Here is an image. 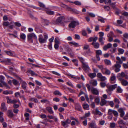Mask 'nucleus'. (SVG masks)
Here are the masks:
<instances>
[{
  "label": "nucleus",
  "instance_id": "nucleus-3",
  "mask_svg": "<svg viewBox=\"0 0 128 128\" xmlns=\"http://www.w3.org/2000/svg\"><path fill=\"white\" fill-rule=\"evenodd\" d=\"M65 18L63 16H61L58 18L56 20L55 23L56 24H63V21L65 20Z\"/></svg>",
  "mask_w": 128,
  "mask_h": 128
},
{
  "label": "nucleus",
  "instance_id": "nucleus-42",
  "mask_svg": "<svg viewBox=\"0 0 128 128\" xmlns=\"http://www.w3.org/2000/svg\"><path fill=\"white\" fill-rule=\"evenodd\" d=\"M78 58L82 62V65L84 63L85 64V63H86L84 62V59L83 58L80 57H79Z\"/></svg>",
  "mask_w": 128,
  "mask_h": 128
},
{
  "label": "nucleus",
  "instance_id": "nucleus-35",
  "mask_svg": "<svg viewBox=\"0 0 128 128\" xmlns=\"http://www.w3.org/2000/svg\"><path fill=\"white\" fill-rule=\"evenodd\" d=\"M3 94H13V92L11 91L6 90L4 91Z\"/></svg>",
  "mask_w": 128,
  "mask_h": 128
},
{
  "label": "nucleus",
  "instance_id": "nucleus-56",
  "mask_svg": "<svg viewBox=\"0 0 128 128\" xmlns=\"http://www.w3.org/2000/svg\"><path fill=\"white\" fill-rule=\"evenodd\" d=\"M74 3L76 5L80 6L81 4V3L78 1H76L74 2Z\"/></svg>",
  "mask_w": 128,
  "mask_h": 128
},
{
  "label": "nucleus",
  "instance_id": "nucleus-23",
  "mask_svg": "<svg viewBox=\"0 0 128 128\" xmlns=\"http://www.w3.org/2000/svg\"><path fill=\"white\" fill-rule=\"evenodd\" d=\"M116 88V92L120 93L122 92L123 90L120 86H118Z\"/></svg>",
  "mask_w": 128,
  "mask_h": 128
},
{
  "label": "nucleus",
  "instance_id": "nucleus-41",
  "mask_svg": "<svg viewBox=\"0 0 128 128\" xmlns=\"http://www.w3.org/2000/svg\"><path fill=\"white\" fill-rule=\"evenodd\" d=\"M46 13L47 14L50 15H53L54 12L53 11L48 10L46 11Z\"/></svg>",
  "mask_w": 128,
  "mask_h": 128
},
{
  "label": "nucleus",
  "instance_id": "nucleus-36",
  "mask_svg": "<svg viewBox=\"0 0 128 128\" xmlns=\"http://www.w3.org/2000/svg\"><path fill=\"white\" fill-rule=\"evenodd\" d=\"M104 10L107 11H109L110 10V7L107 6H104Z\"/></svg>",
  "mask_w": 128,
  "mask_h": 128
},
{
  "label": "nucleus",
  "instance_id": "nucleus-48",
  "mask_svg": "<svg viewBox=\"0 0 128 128\" xmlns=\"http://www.w3.org/2000/svg\"><path fill=\"white\" fill-rule=\"evenodd\" d=\"M126 122H124L123 120H120L118 122V124L119 125H120V124H123L124 125L126 124Z\"/></svg>",
  "mask_w": 128,
  "mask_h": 128
},
{
  "label": "nucleus",
  "instance_id": "nucleus-10",
  "mask_svg": "<svg viewBox=\"0 0 128 128\" xmlns=\"http://www.w3.org/2000/svg\"><path fill=\"white\" fill-rule=\"evenodd\" d=\"M42 36L40 34L38 36V40L41 44L44 43L46 42V39L42 38Z\"/></svg>",
  "mask_w": 128,
  "mask_h": 128
},
{
  "label": "nucleus",
  "instance_id": "nucleus-55",
  "mask_svg": "<svg viewBox=\"0 0 128 128\" xmlns=\"http://www.w3.org/2000/svg\"><path fill=\"white\" fill-rule=\"evenodd\" d=\"M54 94L55 95H58L60 96L61 95V94L58 90H56L54 91Z\"/></svg>",
  "mask_w": 128,
  "mask_h": 128
},
{
  "label": "nucleus",
  "instance_id": "nucleus-43",
  "mask_svg": "<svg viewBox=\"0 0 128 128\" xmlns=\"http://www.w3.org/2000/svg\"><path fill=\"white\" fill-rule=\"evenodd\" d=\"M6 98L7 100V102L8 103V104L11 103L12 100L10 99L8 96H6Z\"/></svg>",
  "mask_w": 128,
  "mask_h": 128
},
{
  "label": "nucleus",
  "instance_id": "nucleus-1",
  "mask_svg": "<svg viewBox=\"0 0 128 128\" xmlns=\"http://www.w3.org/2000/svg\"><path fill=\"white\" fill-rule=\"evenodd\" d=\"M27 38L28 40L32 43L33 42L32 38L37 40V36L34 33L28 34L27 35Z\"/></svg>",
  "mask_w": 128,
  "mask_h": 128
},
{
  "label": "nucleus",
  "instance_id": "nucleus-27",
  "mask_svg": "<svg viewBox=\"0 0 128 128\" xmlns=\"http://www.w3.org/2000/svg\"><path fill=\"white\" fill-rule=\"evenodd\" d=\"M96 75V74L94 72L90 73L88 74V76L91 78H93L95 77Z\"/></svg>",
  "mask_w": 128,
  "mask_h": 128
},
{
  "label": "nucleus",
  "instance_id": "nucleus-31",
  "mask_svg": "<svg viewBox=\"0 0 128 128\" xmlns=\"http://www.w3.org/2000/svg\"><path fill=\"white\" fill-rule=\"evenodd\" d=\"M98 67L101 70L102 72H104V70L106 68H104L103 65H98Z\"/></svg>",
  "mask_w": 128,
  "mask_h": 128
},
{
  "label": "nucleus",
  "instance_id": "nucleus-14",
  "mask_svg": "<svg viewBox=\"0 0 128 128\" xmlns=\"http://www.w3.org/2000/svg\"><path fill=\"white\" fill-rule=\"evenodd\" d=\"M90 82L94 86H96L98 84L97 81L95 80H93L90 81Z\"/></svg>",
  "mask_w": 128,
  "mask_h": 128
},
{
  "label": "nucleus",
  "instance_id": "nucleus-13",
  "mask_svg": "<svg viewBox=\"0 0 128 128\" xmlns=\"http://www.w3.org/2000/svg\"><path fill=\"white\" fill-rule=\"evenodd\" d=\"M75 108L76 110L79 111H81L82 108L80 105L78 103H76L75 104Z\"/></svg>",
  "mask_w": 128,
  "mask_h": 128
},
{
  "label": "nucleus",
  "instance_id": "nucleus-7",
  "mask_svg": "<svg viewBox=\"0 0 128 128\" xmlns=\"http://www.w3.org/2000/svg\"><path fill=\"white\" fill-rule=\"evenodd\" d=\"M78 24V23L76 21H72L69 24L68 26L70 28H74Z\"/></svg>",
  "mask_w": 128,
  "mask_h": 128
},
{
  "label": "nucleus",
  "instance_id": "nucleus-40",
  "mask_svg": "<svg viewBox=\"0 0 128 128\" xmlns=\"http://www.w3.org/2000/svg\"><path fill=\"white\" fill-rule=\"evenodd\" d=\"M89 126L91 128H92L96 126V124L94 122H92L90 123Z\"/></svg>",
  "mask_w": 128,
  "mask_h": 128
},
{
  "label": "nucleus",
  "instance_id": "nucleus-52",
  "mask_svg": "<svg viewBox=\"0 0 128 128\" xmlns=\"http://www.w3.org/2000/svg\"><path fill=\"white\" fill-rule=\"evenodd\" d=\"M4 79V78L3 76H0V81L2 83H3V82H4L3 81Z\"/></svg>",
  "mask_w": 128,
  "mask_h": 128
},
{
  "label": "nucleus",
  "instance_id": "nucleus-34",
  "mask_svg": "<svg viewBox=\"0 0 128 128\" xmlns=\"http://www.w3.org/2000/svg\"><path fill=\"white\" fill-rule=\"evenodd\" d=\"M11 60L9 58H8L5 61V62H6V64H12L11 62Z\"/></svg>",
  "mask_w": 128,
  "mask_h": 128
},
{
  "label": "nucleus",
  "instance_id": "nucleus-54",
  "mask_svg": "<svg viewBox=\"0 0 128 128\" xmlns=\"http://www.w3.org/2000/svg\"><path fill=\"white\" fill-rule=\"evenodd\" d=\"M110 127L111 128H114L116 124L114 122L110 123Z\"/></svg>",
  "mask_w": 128,
  "mask_h": 128
},
{
  "label": "nucleus",
  "instance_id": "nucleus-22",
  "mask_svg": "<svg viewBox=\"0 0 128 128\" xmlns=\"http://www.w3.org/2000/svg\"><path fill=\"white\" fill-rule=\"evenodd\" d=\"M106 103V101L104 99L102 98L100 104L101 106H103Z\"/></svg>",
  "mask_w": 128,
  "mask_h": 128
},
{
  "label": "nucleus",
  "instance_id": "nucleus-32",
  "mask_svg": "<svg viewBox=\"0 0 128 128\" xmlns=\"http://www.w3.org/2000/svg\"><path fill=\"white\" fill-rule=\"evenodd\" d=\"M82 106L83 108L85 110H88L89 109V106L88 104H84Z\"/></svg>",
  "mask_w": 128,
  "mask_h": 128
},
{
  "label": "nucleus",
  "instance_id": "nucleus-58",
  "mask_svg": "<svg viewBox=\"0 0 128 128\" xmlns=\"http://www.w3.org/2000/svg\"><path fill=\"white\" fill-rule=\"evenodd\" d=\"M39 6L45 8V5L42 3L40 2H39Z\"/></svg>",
  "mask_w": 128,
  "mask_h": 128
},
{
  "label": "nucleus",
  "instance_id": "nucleus-30",
  "mask_svg": "<svg viewBox=\"0 0 128 128\" xmlns=\"http://www.w3.org/2000/svg\"><path fill=\"white\" fill-rule=\"evenodd\" d=\"M95 114H98L100 116L102 115V114L99 111L98 108H96L95 109Z\"/></svg>",
  "mask_w": 128,
  "mask_h": 128
},
{
  "label": "nucleus",
  "instance_id": "nucleus-39",
  "mask_svg": "<svg viewBox=\"0 0 128 128\" xmlns=\"http://www.w3.org/2000/svg\"><path fill=\"white\" fill-rule=\"evenodd\" d=\"M110 50L112 53L113 54L116 51V48H112L110 49Z\"/></svg>",
  "mask_w": 128,
  "mask_h": 128
},
{
  "label": "nucleus",
  "instance_id": "nucleus-24",
  "mask_svg": "<svg viewBox=\"0 0 128 128\" xmlns=\"http://www.w3.org/2000/svg\"><path fill=\"white\" fill-rule=\"evenodd\" d=\"M8 116L10 118L14 116V114L13 113L12 110H8Z\"/></svg>",
  "mask_w": 128,
  "mask_h": 128
},
{
  "label": "nucleus",
  "instance_id": "nucleus-49",
  "mask_svg": "<svg viewBox=\"0 0 128 128\" xmlns=\"http://www.w3.org/2000/svg\"><path fill=\"white\" fill-rule=\"evenodd\" d=\"M103 37H100L99 38V41L102 45H103L104 44V42L103 41Z\"/></svg>",
  "mask_w": 128,
  "mask_h": 128
},
{
  "label": "nucleus",
  "instance_id": "nucleus-2",
  "mask_svg": "<svg viewBox=\"0 0 128 128\" xmlns=\"http://www.w3.org/2000/svg\"><path fill=\"white\" fill-rule=\"evenodd\" d=\"M117 84H115L108 86V88L106 90V92L108 94L110 95L111 94V92L117 87Z\"/></svg>",
  "mask_w": 128,
  "mask_h": 128
},
{
  "label": "nucleus",
  "instance_id": "nucleus-37",
  "mask_svg": "<svg viewBox=\"0 0 128 128\" xmlns=\"http://www.w3.org/2000/svg\"><path fill=\"white\" fill-rule=\"evenodd\" d=\"M118 50L119 52V53H118V55L120 54H123L124 52V50L122 49L119 48L118 49Z\"/></svg>",
  "mask_w": 128,
  "mask_h": 128
},
{
  "label": "nucleus",
  "instance_id": "nucleus-63",
  "mask_svg": "<svg viewBox=\"0 0 128 128\" xmlns=\"http://www.w3.org/2000/svg\"><path fill=\"white\" fill-rule=\"evenodd\" d=\"M100 85L101 86L102 88L104 87L106 85V83L104 82H101L100 83Z\"/></svg>",
  "mask_w": 128,
  "mask_h": 128
},
{
  "label": "nucleus",
  "instance_id": "nucleus-20",
  "mask_svg": "<svg viewBox=\"0 0 128 128\" xmlns=\"http://www.w3.org/2000/svg\"><path fill=\"white\" fill-rule=\"evenodd\" d=\"M68 10L70 11H72L75 13L78 14L79 13V12L78 11L74 9H72L69 7H68Z\"/></svg>",
  "mask_w": 128,
  "mask_h": 128
},
{
  "label": "nucleus",
  "instance_id": "nucleus-16",
  "mask_svg": "<svg viewBox=\"0 0 128 128\" xmlns=\"http://www.w3.org/2000/svg\"><path fill=\"white\" fill-rule=\"evenodd\" d=\"M102 73L103 74L109 75L110 74L111 72L110 70L106 68Z\"/></svg>",
  "mask_w": 128,
  "mask_h": 128
},
{
  "label": "nucleus",
  "instance_id": "nucleus-9",
  "mask_svg": "<svg viewBox=\"0 0 128 128\" xmlns=\"http://www.w3.org/2000/svg\"><path fill=\"white\" fill-rule=\"evenodd\" d=\"M91 92L94 94L98 95L99 94V91L96 88L92 87L91 88Z\"/></svg>",
  "mask_w": 128,
  "mask_h": 128
},
{
  "label": "nucleus",
  "instance_id": "nucleus-50",
  "mask_svg": "<svg viewBox=\"0 0 128 128\" xmlns=\"http://www.w3.org/2000/svg\"><path fill=\"white\" fill-rule=\"evenodd\" d=\"M111 2V0H104L105 3L106 4H110Z\"/></svg>",
  "mask_w": 128,
  "mask_h": 128
},
{
  "label": "nucleus",
  "instance_id": "nucleus-44",
  "mask_svg": "<svg viewBox=\"0 0 128 128\" xmlns=\"http://www.w3.org/2000/svg\"><path fill=\"white\" fill-rule=\"evenodd\" d=\"M96 54L101 55H102V52L100 50H96Z\"/></svg>",
  "mask_w": 128,
  "mask_h": 128
},
{
  "label": "nucleus",
  "instance_id": "nucleus-8",
  "mask_svg": "<svg viewBox=\"0 0 128 128\" xmlns=\"http://www.w3.org/2000/svg\"><path fill=\"white\" fill-rule=\"evenodd\" d=\"M71 122L70 120L69 119H67L65 122L62 121L61 123L62 126L66 128L68 126V124H70Z\"/></svg>",
  "mask_w": 128,
  "mask_h": 128
},
{
  "label": "nucleus",
  "instance_id": "nucleus-6",
  "mask_svg": "<svg viewBox=\"0 0 128 128\" xmlns=\"http://www.w3.org/2000/svg\"><path fill=\"white\" fill-rule=\"evenodd\" d=\"M82 68L86 72H88L90 70V68L86 63H84L82 65Z\"/></svg>",
  "mask_w": 128,
  "mask_h": 128
},
{
  "label": "nucleus",
  "instance_id": "nucleus-15",
  "mask_svg": "<svg viewBox=\"0 0 128 128\" xmlns=\"http://www.w3.org/2000/svg\"><path fill=\"white\" fill-rule=\"evenodd\" d=\"M119 112L120 113V115L121 117H122L124 115V112L122 108H119L118 110Z\"/></svg>",
  "mask_w": 128,
  "mask_h": 128
},
{
  "label": "nucleus",
  "instance_id": "nucleus-28",
  "mask_svg": "<svg viewBox=\"0 0 128 128\" xmlns=\"http://www.w3.org/2000/svg\"><path fill=\"white\" fill-rule=\"evenodd\" d=\"M104 62L105 64L107 65H111V63L110 60L107 59H105L104 60Z\"/></svg>",
  "mask_w": 128,
  "mask_h": 128
},
{
  "label": "nucleus",
  "instance_id": "nucleus-60",
  "mask_svg": "<svg viewBox=\"0 0 128 128\" xmlns=\"http://www.w3.org/2000/svg\"><path fill=\"white\" fill-rule=\"evenodd\" d=\"M75 38L77 40L80 39V38L79 35L77 34H75L74 35Z\"/></svg>",
  "mask_w": 128,
  "mask_h": 128
},
{
  "label": "nucleus",
  "instance_id": "nucleus-4",
  "mask_svg": "<svg viewBox=\"0 0 128 128\" xmlns=\"http://www.w3.org/2000/svg\"><path fill=\"white\" fill-rule=\"evenodd\" d=\"M121 66L120 64L116 63L114 64L112 67L113 69L114 70L115 72H118L120 70V68Z\"/></svg>",
  "mask_w": 128,
  "mask_h": 128
},
{
  "label": "nucleus",
  "instance_id": "nucleus-59",
  "mask_svg": "<svg viewBox=\"0 0 128 128\" xmlns=\"http://www.w3.org/2000/svg\"><path fill=\"white\" fill-rule=\"evenodd\" d=\"M68 54L71 57L73 58L74 57V54L73 52H69Z\"/></svg>",
  "mask_w": 128,
  "mask_h": 128
},
{
  "label": "nucleus",
  "instance_id": "nucleus-17",
  "mask_svg": "<svg viewBox=\"0 0 128 128\" xmlns=\"http://www.w3.org/2000/svg\"><path fill=\"white\" fill-rule=\"evenodd\" d=\"M42 23L44 25L48 26L49 24V21L48 20L43 18H42Z\"/></svg>",
  "mask_w": 128,
  "mask_h": 128
},
{
  "label": "nucleus",
  "instance_id": "nucleus-61",
  "mask_svg": "<svg viewBox=\"0 0 128 128\" xmlns=\"http://www.w3.org/2000/svg\"><path fill=\"white\" fill-rule=\"evenodd\" d=\"M13 84L15 85H16L18 84V82L15 79H14L12 80Z\"/></svg>",
  "mask_w": 128,
  "mask_h": 128
},
{
  "label": "nucleus",
  "instance_id": "nucleus-38",
  "mask_svg": "<svg viewBox=\"0 0 128 128\" xmlns=\"http://www.w3.org/2000/svg\"><path fill=\"white\" fill-rule=\"evenodd\" d=\"M28 72L31 74L32 76H36L37 75V74H36L32 70H28Z\"/></svg>",
  "mask_w": 128,
  "mask_h": 128
},
{
  "label": "nucleus",
  "instance_id": "nucleus-12",
  "mask_svg": "<svg viewBox=\"0 0 128 128\" xmlns=\"http://www.w3.org/2000/svg\"><path fill=\"white\" fill-rule=\"evenodd\" d=\"M4 52H6L8 55L10 56H16V54L14 52H12L10 51L6 50L4 51Z\"/></svg>",
  "mask_w": 128,
  "mask_h": 128
},
{
  "label": "nucleus",
  "instance_id": "nucleus-51",
  "mask_svg": "<svg viewBox=\"0 0 128 128\" xmlns=\"http://www.w3.org/2000/svg\"><path fill=\"white\" fill-rule=\"evenodd\" d=\"M69 43L70 44H72L74 46H77L78 45L77 43L75 42H70Z\"/></svg>",
  "mask_w": 128,
  "mask_h": 128
},
{
  "label": "nucleus",
  "instance_id": "nucleus-25",
  "mask_svg": "<svg viewBox=\"0 0 128 128\" xmlns=\"http://www.w3.org/2000/svg\"><path fill=\"white\" fill-rule=\"evenodd\" d=\"M116 59L118 61L116 62V63L120 64H121L122 63V60L118 56H117L116 58Z\"/></svg>",
  "mask_w": 128,
  "mask_h": 128
},
{
  "label": "nucleus",
  "instance_id": "nucleus-53",
  "mask_svg": "<svg viewBox=\"0 0 128 128\" xmlns=\"http://www.w3.org/2000/svg\"><path fill=\"white\" fill-rule=\"evenodd\" d=\"M10 24L8 22H4L3 25L4 26H7Z\"/></svg>",
  "mask_w": 128,
  "mask_h": 128
},
{
  "label": "nucleus",
  "instance_id": "nucleus-5",
  "mask_svg": "<svg viewBox=\"0 0 128 128\" xmlns=\"http://www.w3.org/2000/svg\"><path fill=\"white\" fill-rule=\"evenodd\" d=\"M118 80L120 81L121 84L124 86H128V82L126 80H124L122 78H118Z\"/></svg>",
  "mask_w": 128,
  "mask_h": 128
},
{
  "label": "nucleus",
  "instance_id": "nucleus-47",
  "mask_svg": "<svg viewBox=\"0 0 128 128\" xmlns=\"http://www.w3.org/2000/svg\"><path fill=\"white\" fill-rule=\"evenodd\" d=\"M13 23L15 26H17L19 27H20L21 26V24H20V23L18 22H14Z\"/></svg>",
  "mask_w": 128,
  "mask_h": 128
},
{
  "label": "nucleus",
  "instance_id": "nucleus-11",
  "mask_svg": "<svg viewBox=\"0 0 128 128\" xmlns=\"http://www.w3.org/2000/svg\"><path fill=\"white\" fill-rule=\"evenodd\" d=\"M20 79L21 80V83L22 85V87L23 89L24 90H26L27 84L25 82L22 81L21 78H20Z\"/></svg>",
  "mask_w": 128,
  "mask_h": 128
},
{
  "label": "nucleus",
  "instance_id": "nucleus-26",
  "mask_svg": "<svg viewBox=\"0 0 128 128\" xmlns=\"http://www.w3.org/2000/svg\"><path fill=\"white\" fill-rule=\"evenodd\" d=\"M46 110L48 111L50 114H52L54 113V112L52 110V108L50 107H47L46 108Z\"/></svg>",
  "mask_w": 128,
  "mask_h": 128
},
{
  "label": "nucleus",
  "instance_id": "nucleus-19",
  "mask_svg": "<svg viewBox=\"0 0 128 128\" xmlns=\"http://www.w3.org/2000/svg\"><path fill=\"white\" fill-rule=\"evenodd\" d=\"M92 44L95 48L97 49L99 48L100 44L98 42H92Z\"/></svg>",
  "mask_w": 128,
  "mask_h": 128
},
{
  "label": "nucleus",
  "instance_id": "nucleus-21",
  "mask_svg": "<svg viewBox=\"0 0 128 128\" xmlns=\"http://www.w3.org/2000/svg\"><path fill=\"white\" fill-rule=\"evenodd\" d=\"M118 74H120L122 77H124L126 79H128V75L123 72H122L120 73H119Z\"/></svg>",
  "mask_w": 128,
  "mask_h": 128
},
{
  "label": "nucleus",
  "instance_id": "nucleus-57",
  "mask_svg": "<svg viewBox=\"0 0 128 128\" xmlns=\"http://www.w3.org/2000/svg\"><path fill=\"white\" fill-rule=\"evenodd\" d=\"M106 20L105 19L102 18H99L98 20L100 22H101L102 23H104L105 22L104 20Z\"/></svg>",
  "mask_w": 128,
  "mask_h": 128
},
{
  "label": "nucleus",
  "instance_id": "nucleus-29",
  "mask_svg": "<svg viewBox=\"0 0 128 128\" xmlns=\"http://www.w3.org/2000/svg\"><path fill=\"white\" fill-rule=\"evenodd\" d=\"M95 102L97 104H99L100 103V98L98 96L96 97L95 99Z\"/></svg>",
  "mask_w": 128,
  "mask_h": 128
},
{
  "label": "nucleus",
  "instance_id": "nucleus-33",
  "mask_svg": "<svg viewBox=\"0 0 128 128\" xmlns=\"http://www.w3.org/2000/svg\"><path fill=\"white\" fill-rule=\"evenodd\" d=\"M20 38L23 40H24L26 38V36L25 34L24 33H21L20 35Z\"/></svg>",
  "mask_w": 128,
  "mask_h": 128
},
{
  "label": "nucleus",
  "instance_id": "nucleus-64",
  "mask_svg": "<svg viewBox=\"0 0 128 128\" xmlns=\"http://www.w3.org/2000/svg\"><path fill=\"white\" fill-rule=\"evenodd\" d=\"M3 84L6 86V89L10 88V87L5 82H3L2 83Z\"/></svg>",
  "mask_w": 128,
  "mask_h": 128
},
{
  "label": "nucleus",
  "instance_id": "nucleus-18",
  "mask_svg": "<svg viewBox=\"0 0 128 128\" xmlns=\"http://www.w3.org/2000/svg\"><path fill=\"white\" fill-rule=\"evenodd\" d=\"M1 109L3 111H6L7 110V108L5 106V104L4 103H2L1 104Z\"/></svg>",
  "mask_w": 128,
  "mask_h": 128
},
{
  "label": "nucleus",
  "instance_id": "nucleus-46",
  "mask_svg": "<svg viewBox=\"0 0 128 128\" xmlns=\"http://www.w3.org/2000/svg\"><path fill=\"white\" fill-rule=\"evenodd\" d=\"M114 110H112L111 109L108 110V114L109 115H111L113 114Z\"/></svg>",
  "mask_w": 128,
  "mask_h": 128
},
{
  "label": "nucleus",
  "instance_id": "nucleus-45",
  "mask_svg": "<svg viewBox=\"0 0 128 128\" xmlns=\"http://www.w3.org/2000/svg\"><path fill=\"white\" fill-rule=\"evenodd\" d=\"M40 102H42L46 103L48 104H49L50 103L49 101L46 99L41 100H40Z\"/></svg>",
  "mask_w": 128,
  "mask_h": 128
},
{
  "label": "nucleus",
  "instance_id": "nucleus-62",
  "mask_svg": "<svg viewBox=\"0 0 128 128\" xmlns=\"http://www.w3.org/2000/svg\"><path fill=\"white\" fill-rule=\"evenodd\" d=\"M40 117L42 118H46V116L44 114H42L40 116Z\"/></svg>",
  "mask_w": 128,
  "mask_h": 128
}]
</instances>
